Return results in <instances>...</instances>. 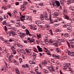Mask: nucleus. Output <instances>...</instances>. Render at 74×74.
Wrapping results in <instances>:
<instances>
[{
	"label": "nucleus",
	"mask_w": 74,
	"mask_h": 74,
	"mask_svg": "<svg viewBox=\"0 0 74 74\" xmlns=\"http://www.w3.org/2000/svg\"><path fill=\"white\" fill-rule=\"evenodd\" d=\"M36 24H41V22H40V21H36Z\"/></svg>",
	"instance_id": "obj_28"
},
{
	"label": "nucleus",
	"mask_w": 74,
	"mask_h": 74,
	"mask_svg": "<svg viewBox=\"0 0 74 74\" xmlns=\"http://www.w3.org/2000/svg\"><path fill=\"white\" fill-rule=\"evenodd\" d=\"M25 50L26 52H27V53H28V52H30V51H29V50H28L27 49H26Z\"/></svg>",
	"instance_id": "obj_49"
},
{
	"label": "nucleus",
	"mask_w": 74,
	"mask_h": 74,
	"mask_svg": "<svg viewBox=\"0 0 74 74\" xmlns=\"http://www.w3.org/2000/svg\"><path fill=\"white\" fill-rule=\"evenodd\" d=\"M3 49L4 51H6V48L5 47H3Z\"/></svg>",
	"instance_id": "obj_54"
},
{
	"label": "nucleus",
	"mask_w": 74,
	"mask_h": 74,
	"mask_svg": "<svg viewBox=\"0 0 74 74\" xmlns=\"http://www.w3.org/2000/svg\"><path fill=\"white\" fill-rule=\"evenodd\" d=\"M56 5H57L58 7H59L60 6V3L58 1H55Z\"/></svg>",
	"instance_id": "obj_17"
},
{
	"label": "nucleus",
	"mask_w": 74,
	"mask_h": 74,
	"mask_svg": "<svg viewBox=\"0 0 74 74\" xmlns=\"http://www.w3.org/2000/svg\"><path fill=\"white\" fill-rule=\"evenodd\" d=\"M36 71V74H41V72H40V71Z\"/></svg>",
	"instance_id": "obj_24"
},
{
	"label": "nucleus",
	"mask_w": 74,
	"mask_h": 74,
	"mask_svg": "<svg viewBox=\"0 0 74 74\" xmlns=\"http://www.w3.org/2000/svg\"><path fill=\"white\" fill-rule=\"evenodd\" d=\"M61 57V58H63V59H65L66 57V55H65V56H62Z\"/></svg>",
	"instance_id": "obj_37"
},
{
	"label": "nucleus",
	"mask_w": 74,
	"mask_h": 74,
	"mask_svg": "<svg viewBox=\"0 0 74 74\" xmlns=\"http://www.w3.org/2000/svg\"><path fill=\"white\" fill-rule=\"evenodd\" d=\"M5 30V31H7V27L6 26H4Z\"/></svg>",
	"instance_id": "obj_46"
},
{
	"label": "nucleus",
	"mask_w": 74,
	"mask_h": 74,
	"mask_svg": "<svg viewBox=\"0 0 74 74\" xmlns=\"http://www.w3.org/2000/svg\"><path fill=\"white\" fill-rule=\"evenodd\" d=\"M45 27L47 28L48 29H48H49V28H50V26L49 25H48V24H46L45 26Z\"/></svg>",
	"instance_id": "obj_18"
},
{
	"label": "nucleus",
	"mask_w": 74,
	"mask_h": 74,
	"mask_svg": "<svg viewBox=\"0 0 74 74\" xmlns=\"http://www.w3.org/2000/svg\"><path fill=\"white\" fill-rule=\"evenodd\" d=\"M47 55H51V54L50 53H49V52H48L47 53Z\"/></svg>",
	"instance_id": "obj_63"
},
{
	"label": "nucleus",
	"mask_w": 74,
	"mask_h": 74,
	"mask_svg": "<svg viewBox=\"0 0 74 74\" xmlns=\"http://www.w3.org/2000/svg\"><path fill=\"white\" fill-rule=\"evenodd\" d=\"M59 29H56V33H57V32H59Z\"/></svg>",
	"instance_id": "obj_56"
},
{
	"label": "nucleus",
	"mask_w": 74,
	"mask_h": 74,
	"mask_svg": "<svg viewBox=\"0 0 74 74\" xmlns=\"http://www.w3.org/2000/svg\"><path fill=\"white\" fill-rule=\"evenodd\" d=\"M25 15H24V16H22L21 18H23L24 19H25Z\"/></svg>",
	"instance_id": "obj_48"
},
{
	"label": "nucleus",
	"mask_w": 74,
	"mask_h": 74,
	"mask_svg": "<svg viewBox=\"0 0 74 74\" xmlns=\"http://www.w3.org/2000/svg\"><path fill=\"white\" fill-rule=\"evenodd\" d=\"M17 45L19 47H23V45H20V44L18 43L17 44Z\"/></svg>",
	"instance_id": "obj_27"
},
{
	"label": "nucleus",
	"mask_w": 74,
	"mask_h": 74,
	"mask_svg": "<svg viewBox=\"0 0 74 74\" xmlns=\"http://www.w3.org/2000/svg\"><path fill=\"white\" fill-rule=\"evenodd\" d=\"M17 32H18L17 33L19 34V35H20V34H21V32H20L19 31H18Z\"/></svg>",
	"instance_id": "obj_50"
},
{
	"label": "nucleus",
	"mask_w": 74,
	"mask_h": 74,
	"mask_svg": "<svg viewBox=\"0 0 74 74\" xmlns=\"http://www.w3.org/2000/svg\"><path fill=\"white\" fill-rule=\"evenodd\" d=\"M5 16V17H6V19H8V15H6V16Z\"/></svg>",
	"instance_id": "obj_62"
},
{
	"label": "nucleus",
	"mask_w": 74,
	"mask_h": 74,
	"mask_svg": "<svg viewBox=\"0 0 74 74\" xmlns=\"http://www.w3.org/2000/svg\"><path fill=\"white\" fill-rule=\"evenodd\" d=\"M40 17L41 18H44V16H43V15H42L41 16H40Z\"/></svg>",
	"instance_id": "obj_40"
},
{
	"label": "nucleus",
	"mask_w": 74,
	"mask_h": 74,
	"mask_svg": "<svg viewBox=\"0 0 74 74\" xmlns=\"http://www.w3.org/2000/svg\"><path fill=\"white\" fill-rule=\"evenodd\" d=\"M67 69H69V68H68V67H66V66H65V67L64 68V70H67Z\"/></svg>",
	"instance_id": "obj_44"
},
{
	"label": "nucleus",
	"mask_w": 74,
	"mask_h": 74,
	"mask_svg": "<svg viewBox=\"0 0 74 74\" xmlns=\"http://www.w3.org/2000/svg\"><path fill=\"white\" fill-rule=\"evenodd\" d=\"M20 37H21V38H23L24 37H25V34H24L23 33H21V34H20L19 35Z\"/></svg>",
	"instance_id": "obj_10"
},
{
	"label": "nucleus",
	"mask_w": 74,
	"mask_h": 74,
	"mask_svg": "<svg viewBox=\"0 0 74 74\" xmlns=\"http://www.w3.org/2000/svg\"><path fill=\"white\" fill-rule=\"evenodd\" d=\"M56 49H57V52H60V48H56Z\"/></svg>",
	"instance_id": "obj_29"
},
{
	"label": "nucleus",
	"mask_w": 74,
	"mask_h": 74,
	"mask_svg": "<svg viewBox=\"0 0 74 74\" xmlns=\"http://www.w3.org/2000/svg\"><path fill=\"white\" fill-rule=\"evenodd\" d=\"M27 40L28 42H34V39H30L29 38H28Z\"/></svg>",
	"instance_id": "obj_3"
},
{
	"label": "nucleus",
	"mask_w": 74,
	"mask_h": 74,
	"mask_svg": "<svg viewBox=\"0 0 74 74\" xmlns=\"http://www.w3.org/2000/svg\"><path fill=\"white\" fill-rule=\"evenodd\" d=\"M11 49L12 50V51H15V47L14 46H12L11 48Z\"/></svg>",
	"instance_id": "obj_21"
},
{
	"label": "nucleus",
	"mask_w": 74,
	"mask_h": 74,
	"mask_svg": "<svg viewBox=\"0 0 74 74\" xmlns=\"http://www.w3.org/2000/svg\"><path fill=\"white\" fill-rule=\"evenodd\" d=\"M13 58V56L11 55L8 57L9 58H8V62L9 63H12V58Z\"/></svg>",
	"instance_id": "obj_2"
},
{
	"label": "nucleus",
	"mask_w": 74,
	"mask_h": 74,
	"mask_svg": "<svg viewBox=\"0 0 74 74\" xmlns=\"http://www.w3.org/2000/svg\"><path fill=\"white\" fill-rule=\"evenodd\" d=\"M43 14H44V18H48V16H47V12H43Z\"/></svg>",
	"instance_id": "obj_14"
},
{
	"label": "nucleus",
	"mask_w": 74,
	"mask_h": 74,
	"mask_svg": "<svg viewBox=\"0 0 74 74\" xmlns=\"http://www.w3.org/2000/svg\"><path fill=\"white\" fill-rule=\"evenodd\" d=\"M38 5H40V6H44V4H43V3H40L38 4Z\"/></svg>",
	"instance_id": "obj_35"
},
{
	"label": "nucleus",
	"mask_w": 74,
	"mask_h": 74,
	"mask_svg": "<svg viewBox=\"0 0 74 74\" xmlns=\"http://www.w3.org/2000/svg\"><path fill=\"white\" fill-rule=\"evenodd\" d=\"M3 17H1V18H0V21H3Z\"/></svg>",
	"instance_id": "obj_57"
},
{
	"label": "nucleus",
	"mask_w": 74,
	"mask_h": 74,
	"mask_svg": "<svg viewBox=\"0 0 74 74\" xmlns=\"http://www.w3.org/2000/svg\"><path fill=\"white\" fill-rule=\"evenodd\" d=\"M10 32L11 34H12V36H15L16 35V34L15 33V32L13 31H10Z\"/></svg>",
	"instance_id": "obj_13"
},
{
	"label": "nucleus",
	"mask_w": 74,
	"mask_h": 74,
	"mask_svg": "<svg viewBox=\"0 0 74 74\" xmlns=\"http://www.w3.org/2000/svg\"><path fill=\"white\" fill-rule=\"evenodd\" d=\"M10 16V17H11V14L9 12L7 13Z\"/></svg>",
	"instance_id": "obj_47"
},
{
	"label": "nucleus",
	"mask_w": 74,
	"mask_h": 74,
	"mask_svg": "<svg viewBox=\"0 0 74 74\" xmlns=\"http://www.w3.org/2000/svg\"><path fill=\"white\" fill-rule=\"evenodd\" d=\"M25 18H21V21L22 22H24V20H25Z\"/></svg>",
	"instance_id": "obj_41"
},
{
	"label": "nucleus",
	"mask_w": 74,
	"mask_h": 74,
	"mask_svg": "<svg viewBox=\"0 0 74 74\" xmlns=\"http://www.w3.org/2000/svg\"><path fill=\"white\" fill-rule=\"evenodd\" d=\"M27 4V3L26 2H23V5H26Z\"/></svg>",
	"instance_id": "obj_55"
},
{
	"label": "nucleus",
	"mask_w": 74,
	"mask_h": 74,
	"mask_svg": "<svg viewBox=\"0 0 74 74\" xmlns=\"http://www.w3.org/2000/svg\"><path fill=\"white\" fill-rule=\"evenodd\" d=\"M47 69H49V71H50L51 72H52V71L54 72L55 71L54 68H53V66L52 65H51L49 66L48 68H47Z\"/></svg>",
	"instance_id": "obj_1"
},
{
	"label": "nucleus",
	"mask_w": 74,
	"mask_h": 74,
	"mask_svg": "<svg viewBox=\"0 0 74 74\" xmlns=\"http://www.w3.org/2000/svg\"><path fill=\"white\" fill-rule=\"evenodd\" d=\"M33 8V7H31V10H33V12L34 13V14H36L37 10H33V9H32Z\"/></svg>",
	"instance_id": "obj_19"
},
{
	"label": "nucleus",
	"mask_w": 74,
	"mask_h": 74,
	"mask_svg": "<svg viewBox=\"0 0 74 74\" xmlns=\"http://www.w3.org/2000/svg\"><path fill=\"white\" fill-rule=\"evenodd\" d=\"M25 31L26 32V34L27 36L29 35V36H31V34H30V33L29 32V31L28 29H25Z\"/></svg>",
	"instance_id": "obj_11"
},
{
	"label": "nucleus",
	"mask_w": 74,
	"mask_h": 74,
	"mask_svg": "<svg viewBox=\"0 0 74 74\" xmlns=\"http://www.w3.org/2000/svg\"><path fill=\"white\" fill-rule=\"evenodd\" d=\"M71 3L70 1V0H68L67 1V4H70Z\"/></svg>",
	"instance_id": "obj_34"
},
{
	"label": "nucleus",
	"mask_w": 74,
	"mask_h": 74,
	"mask_svg": "<svg viewBox=\"0 0 74 74\" xmlns=\"http://www.w3.org/2000/svg\"><path fill=\"white\" fill-rule=\"evenodd\" d=\"M13 63H14L15 64H16L18 63L17 61L15 60H13Z\"/></svg>",
	"instance_id": "obj_30"
},
{
	"label": "nucleus",
	"mask_w": 74,
	"mask_h": 74,
	"mask_svg": "<svg viewBox=\"0 0 74 74\" xmlns=\"http://www.w3.org/2000/svg\"><path fill=\"white\" fill-rule=\"evenodd\" d=\"M60 21V19H57L55 21V22H58V21Z\"/></svg>",
	"instance_id": "obj_38"
},
{
	"label": "nucleus",
	"mask_w": 74,
	"mask_h": 74,
	"mask_svg": "<svg viewBox=\"0 0 74 74\" xmlns=\"http://www.w3.org/2000/svg\"><path fill=\"white\" fill-rule=\"evenodd\" d=\"M34 52H38V51H37V49L36 48H34Z\"/></svg>",
	"instance_id": "obj_32"
},
{
	"label": "nucleus",
	"mask_w": 74,
	"mask_h": 74,
	"mask_svg": "<svg viewBox=\"0 0 74 74\" xmlns=\"http://www.w3.org/2000/svg\"><path fill=\"white\" fill-rule=\"evenodd\" d=\"M12 52H13V53L14 54V55H15L16 53V52L15 51V50H14V51H12Z\"/></svg>",
	"instance_id": "obj_45"
},
{
	"label": "nucleus",
	"mask_w": 74,
	"mask_h": 74,
	"mask_svg": "<svg viewBox=\"0 0 74 74\" xmlns=\"http://www.w3.org/2000/svg\"><path fill=\"white\" fill-rule=\"evenodd\" d=\"M13 12L15 14H17V12L16 11V10H14Z\"/></svg>",
	"instance_id": "obj_52"
},
{
	"label": "nucleus",
	"mask_w": 74,
	"mask_h": 74,
	"mask_svg": "<svg viewBox=\"0 0 74 74\" xmlns=\"http://www.w3.org/2000/svg\"><path fill=\"white\" fill-rule=\"evenodd\" d=\"M10 22L11 23H15V22L12 20H11Z\"/></svg>",
	"instance_id": "obj_61"
},
{
	"label": "nucleus",
	"mask_w": 74,
	"mask_h": 74,
	"mask_svg": "<svg viewBox=\"0 0 74 74\" xmlns=\"http://www.w3.org/2000/svg\"><path fill=\"white\" fill-rule=\"evenodd\" d=\"M51 61L53 63H55V60H53V59H52L51 60Z\"/></svg>",
	"instance_id": "obj_43"
},
{
	"label": "nucleus",
	"mask_w": 74,
	"mask_h": 74,
	"mask_svg": "<svg viewBox=\"0 0 74 74\" xmlns=\"http://www.w3.org/2000/svg\"><path fill=\"white\" fill-rule=\"evenodd\" d=\"M24 43H27V40H24Z\"/></svg>",
	"instance_id": "obj_60"
},
{
	"label": "nucleus",
	"mask_w": 74,
	"mask_h": 74,
	"mask_svg": "<svg viewBox=\"0 0 74 74\" xmlns=\"http://www.w3.org/2000/svg\"><path fill=\"white\" fill-rule=\"evenodd\" d=\"M42 64L44 65L47 64V62L46 61H44L43 62H42Z\"/></svg>",
	"instance_id": "obj_22"
},
{
	"label": "nucleus",
	"mask_w": 74,
	"mask_h": 74,
	"mask_svg": "<svg viewBox=\"0 0 74 74\" xmlns=\"http://www.w3.org/2000/svg\"><path fill=\"white\" fill-rule=\"evenodd\" d=\"M52 57L54 58V59H59L60 57L58 55H55L53 54L52 55Z\"/></svg>",
	"instance_id": "obj_5"
},
{
	"label": "nucleus",
	"mask_w": 74,
	"mask_h": 74,
	"mask_svg": "<svg viewBox=\"0 0 74 74\" xmlns=\"http://www.w3.org/2000/svg\"><path fill=\"white\" fill-rule=\"evenodd\" d=\"M42 70L43 73H45V74H47V73H48V71L47 70L45 69H42Z\"/></svg>",
	"instance_id": "obj_15"
},
{
	"label": "nucleus",
	"mask_w": 74,
	"mask_h": 74,
	"mask_svg": "<svg viewBox=\"0 0 74 74\" xmlns=\"http://www.w3.org/2000/svg\"><path fill=\"white\" fill-rule=\"evenodd\" d=\"M36 56H37V54H36V53H33V55H32L31 56L32 57L33 56V58L34 59L33 60H34L35 61H36L35 59H36V57H37Z\"/></svg>",
	"instance_id": "obj_6"
},
{
	"label": "nucleus",
	"mask_w": 74,
	"mask_h": 74,
	"mask_svg": "<svg viewBox=\"0 0 74 74\" xmlns=\"http://www.w3.org/2000/svg\"><path fill=\"white\" fill-rule=\"evenodd\" d=\"M68 55L71 56L73 57L74 56V52H72L71 53L70 51H68Z\"/></svg>",
	"instance_id": "obj_7"
},
{
	"label": "nucleus",
	"mask_w": 74,
	"mask_h": 74,
	"mask_svg": "<svg viewBox=\"0 0 74 74\" xmlns=\"http://www.w3.org/2000/svg\"><path fill=\"white\" fill-rule=\"evenodd\" d=\"M41 34H39V35L38 34H37V37H38V38H41Z\"/></svg>",
	"instance_id": "obj_25"
},
{
	"label": "nucleus",
	"mask_w": 74,
	"mask_h": 74,
	"mask_svg": "<svg viewBox=\"0 0 74 74\" xmlns=\"http://www.w3.org/2000/svg\"><path fill=\"white\" fill-rule=\"evenodd\" d=\"M64 36L65 37H68L69 36V34H65L64 35Z\"/></svg>",
	"instance_id": "obj_36"
},
{
	"label": "nucleus",
	"mask_w": 74,
	"mask_h": 74,
	"mask_svg": "<svg viewBox=\"0 0 74 74\" xmlns=\"http://www.w3.org/2000/svg\"><path fill=\"white\" fill-rule=\"evenodd\" d=\"M5 42H6V43H7V44H8V42H7V40H5L4 41H3V42H4V43Z\"/></svg>",
	"instance_id": "obj_59"
},
{
	"label": "nucleus",
	"mask_w": 74,
	"mask_h": 74,
	"mask_svg": "<svg viewBox=\"0 0 74 74\" xmlns=\"http://www.w3.org/2000/svg\"><path fill=\"white\" fill-rule=\"evenodd\" d=\"M19 23H16V24L17 25L18 24V25H15L16 26H17V27H20V24H19Z\"/></svg>",
	"instance_id": "obj_31"
},
{
	"label": "nucleus",
	"mask_w": 74,
	"mask_h": 74,
	"mask_svg": "<svg viewBox=\"0 0 74 74\" xmlns=\"http://www.w3.org/2000/svg\"><path fill=\"white\" fill-rule=\"evenodd\" d=\"M54 15L55 16H59V14L57 12H55L54 13Z\"/></svg>",
	"instance_id": "obj_23"
},
{
	"label": "nucleus",
	"mask_w": 74,
	"mask_h": 74,
	"mask_svg": "<svg viewBox=\"0 0 74 74\" xmlns=\"http://www.w3.org/2000/svg\"><path fill=\"white\" fill-rule=\"evenodd\" d=\"M53 42V41L51 40H49L48 42V43H49V44H52V43Z\"/></svg>",
	"instance_id": "obj_33"
},
{
	"label": "nucleus",
	"mask_w": 74,
	"mask_h": 74,
	"mask_svg": "<svg viewBox=\"0 0 74 74\" xmlns=\"http://www.w3.org/2000/svg\"><path fill=\"white\" fill-rule=\"evenodd\" d=\"M7 7H8V8H10L11 7V6H10V5L8 4L7 6Z\"/></svg>",
	"instance_id": "obj_58"
},
{
	"label": "nucleus",
	"mask_w": 74,
	"mask_h": 74,
	"mask_svg": "<svg viewBox=\"0 0 74 74\" xmlns=\"http://www.w3.org/2000/svg\"><path fill=\"white\" fill-rule=\"evenodd\" d=\"M71 3H73L74 1V0H69Z\"/></svg>",
	"instance_id": "obj_53"
},
{
	"label": "nucleus",
	"mask_w": 74,
	"mask_h": 74,
	"mask_svg": "<svg viewBox=\"0 0 74 74\" xmlns=\"http://www.w3.org/2000/svg\"><path fill=\"white\" fill-rule=\"evenodd\" d=\"M70 66V63H68V64H66V65H65V66H66V67H67L69 69V66Z\"/></svg>",
	"instance_id": "obj_20"
},
{
	"label": "nucleus",
	"mask_w": 74,
	"mask_h": 74,
	"mask_svg": "<svg viewBox=\"0 0 74 74\" xmlns=\"http://www.w3.org/2000/svg\"><path fill=\"white\" fill-rule=\"evenodd\" d=\"M63 16L64 18V19H66L67 20H69V17L66 14H65Z\"/></svg>",
	"instance_id": "obj_16"
},
{
	"label": "nucleus",
	"mask_w": 74,
	"mask_h": 74,
	"mask_svg": "<svg viewBox=\"0 0 74 74\" xmlns=\"http://www.w3.org/2000/svg\"><path fill=\"white\" fill-rule=\"evenodd\" d=\"M22 8H23V9H22V11H24L26 9V8L24 6H23Z\"/></svg>",
	"instance_id": "obj_42"
},
{
	"label": "nucleus",
	"mask_w": 74,
	"mask_h": 74,
	"mask_svg": "<svg viewBox=\"0 0 74 74\" xmlns=\"http://www.w3.org/2000/svg\"><path fill=\"white\" fill-rule=\"evenodd\" d=\"M25 19H27V20H31L32 18L30 17H29V16H25Z\"/></svg>",
	"instance_id": "obj_12"
},
{
	"label": "nucleus",
	"mask_w": 74,
	"mask_h": 74,
	"mask_svg": "<svg viewBox=\"0 0 74 74\" xmlns=\"http://www.w3.org/2000/svg\"><path fill=\"white\" fill-rule=\"evenodd\" d=\"M19 60L20 61V62H22V59L21 58H20L19 59Z\"/></svg>",
	"instance_id": "obj_64"
},
{
	"label": "nucleus",
	"mask_w": 74,
	"mask_h": 74,
	"mask_svg": "<svg viewBox=\"0 0 74 74\" xmlns=\"http://www.w3.org/2000/svg\"><path fill=\"white\" fill-rule=\"evenodd\" d=\"M3 25H5V24L6 23V21H4L3 22Z\"/></svg>",
	"instance_id": "obj_51"
},
{
	"label": "nucleus",
	"mask_w": 74,
	"mask_h": 74,
	"mask_svg": "<svg viewBox=\"0 0 74 74\" xmlns=\"http://www.w3.org/2000/svg\"><path fill=\"white\" fill-rule=\"evenodd\" d=\"M60 2L61 5H62L63 6L64 5V3H66V1L64 0H62L60 1Z\"/></svg>",
	"instance_id": "obj_8"
},
{
	"label": "nucleus",
	"mask_w": 74,
	"mask_h": 74,
	"mask_svg": "<svg viewBox=\"0 0 74 74\" xmlns=\"http://www.w3.org/2000/svg\"><path fill=\"white\" fill-rule=\"evenodd\" d=\"M28 55H29V56H30V55H32V52L29 51V52L28 53Z\"/></svg>",
	"instance_id": "obj_39"
},
{
	"label": "nucleus",
	"mask_w": 74,
	"mask_h": 74,
	"mask_svg": "<svg viewBox=\"0 0 74 74\" xmlns=\"http://www.w3.org/2000/svg\"><path fill=\"white\" fill-rule=\"evenodd\" d=\"M20 51L21 53L23 54V55H25L26 54V52L25 50L23 49H20Z\"/></svg>",
	"instance_id": "obj_4"
},
{
	"label": "nucleus",
	"mask_w": 74,
	"mask_h": 74,
	"mask_svg": "<svg viewBox=\"0 0 74 74\" xmlns=\"http://www.w3.org/2000/svg\"><path fill=\"white\" fill-rule=\"evenodd\" d=\"M37 48L38 49V52H41L43 51L42 50V49L38 45L37 46Z\"/></svg>",
	"instance_id": "obj_9"
},
{
	"label": "nucleus",
	"mask_w": 74,
	"mask_h": 74,
	"mask_svg": "<svg viewBox=\"0 0 74 74\" xmlns=\"http://www.w3.org/2000/svg\"><path fill=\"white\" fill-rule=\"evenodd\" d=\"M11 31L7 33V36L8 37H10L11 36Z\"/></svg>",
	"instance_id": "obj_26"
}]
</instances>
